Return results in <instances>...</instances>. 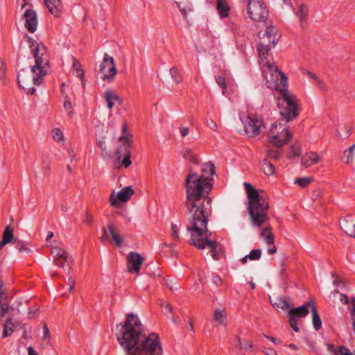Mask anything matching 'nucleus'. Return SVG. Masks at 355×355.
Returning a JSON list of instances; mask_svg holds the SVG:
<instances>
[{
    "instance_id": "1",
    "label": "nucleus",
    "mask_w": 355,
    "mask_h": 355,
    "mask_svg": "<svg viewBox=\"0 0 355 355\" xmlns=\"http://www.w3.org/2000/svg\"><path fill=\"white\" fill-rule=\"evenodd\" d=\"M116 336L126 355H162L163 349L157 334L146 336L139 317L129 313L124 322L116 326Z\"/></svg>"
},
{
    "instance_id": "2",
    "label": "nucleus",
    "mask_w": 355,
    "mask_h": 355,
    "mask_svg": "<svg viewBox=\"0 0 355 355\" xmlns=\"http://www.w3.org/2000/svg\"><path fill=\"white\" fill-rule=\"evenodd\" d=\"M213 178H205V175L189 169L184 181L188 220H198L199 218L210 216L211 212V198L209 196L213 189Z\"/></svg>"
},
{
    "instance_id": "3",
    "label": "nucleus",
    "mask_w": 355,
    "mask_h": 355,
    "mask_svg": "<svg viewBox=\"0 0 355 355\" xmlns=\"http://www.w3.org/2000/svg\"><path fill=\"white\" fill-rule=\"evenodd\" d=\"M26 37L35 63L31 67V75L26 70L21 69L17 73V80L19 87L27 94H33L36 89L31 85L40 86L43 82L44 77L47 74V69H49V55L43 44L37 42L27 34Z\"/></svg>"
},
{
    "instance_id": "4",
    "label": "nucleus",
    "mask_w": 355,
    "mask_h": 355,
    "mask_svg": "<svg viewBox=\"0 0 355 355\" xmlns=\"http://www.w3.org/2000/svg\"><path fill=\"white\" fill-rule=\"evenodd\" d=\"M268 72L266 73L265 78L269 84V87L280 92V98L278 99L279 112L286 121L295 119L298 114L297 98L290 94L288 87V78L277 66L270 63L266 64Z\"/></svg>"
},
{
    "instance_id": "5",
    "label": "nucleus",
    "mask_w": 355,
    "mask_h": 355,
    "mask_svg": "<svg viewBox=\"0 0 355 355\" xmlns=\"http://www.w3.org/2000/svg\"><path fill=\"white\" fill-rule=\"evenodd\" d=\"M248 197V211L253 225L261 227L268 219V202L250 183L243 184Z\"/></svg>"
},
{
    "instance_id": "6",
    "label": "nucleus",
    "mask_w": 355,
    "mask_h": 355,
    "mask_svg": "<svg viewBox=\"0 0 355 355\" xmlns=\"http://www.w3.org/2000/svg\"><path fill=\"white\" fill-rule=\"evenodd\" d=\"M209 217L199 218L195 222L193 220H188L189 225L187 227V230L191 232L189 243L200 250L205 249L207 245L210 248V250L220 245L216 241L208 239Z\"/></svg>"
},
{
    "instance_id": "7",
    "label": "nucleus",
    "mask_w": 355,
    "mask_h": 355,
    "mask_svg": "<svg viewBox=\"0 0 355 355\" xmlns=\"http://www.w3.org/2000/svg\"><path fill=\"white\" fill-rule=\"evenodd\" d=\"M127 129L128 125L124 123L121 128L122 135L119 138L121 145L116 150L117 161L121 162L125 168L129 167L132 164L130 157L132 148V135L127 132Z\"/></svg>"
},
{
    "instance_id": "8",
    "label": "nucleus",
    "mask_w": 355,
    "mask_h": 355,
    "mask_svg": "<svg viewBox=\"0 0 355 355\" xmlns=\"http://www.w3.org/2000/svg\"><path fill=\"white\" fill-rule=\"evenodd\" d=\"M248 15L254 21H264L267 19L269 12L262 0H248Z\"/></svg>"
},
{
    "instance_id": "9",
    "label": "nucleus",
    "mask_w": 355,
    "mask_h": 355,
    "mask_svg": "<svg viewBox=\"0 0 355 355\" xmlns=\"http://www.w3.org/2000/svg\"><path fill=\"white\" fill-rule=\"evenodd\" d=\"M313 304V302L312 301H309L300 306L293 308L289 310L288 313L289 324L295 332H299L300 331L297 318H305L309 314V309H311Z\"/></svg>"
},
{
    "instance_id": "10",
    "label": "nucleus",
    "mask_w": 355,
    "mask_h": 355,
    "mask_svg": "<svg viewBox=\"0 0 355 355\" xmlns=\"http://www.w3.org/2000/svg\"><path fill=\"white\" fill-rule=\"evenodd\" d=\"M277 127L278 125L276 122L272 123L269 130L268 136L270 137V142L273 144L275 146L280 148L291 139V134L286 128H284L280 132L276 131Z\"/></svg>"
},
{
    "instance_id": "11",
    "label": "nucleus",
    "mask_w": 355,
    "mask_h": 355,
    "mask_svg": "<svg viewBox=\"0 0 355 355\" xmlns=\"http://www.w3.org/2000/svg\"><path fill=\"white\" fill-rule=\"evenodd\" d=\"M101 73L102 79L110 83L114 79L116 73L114 60L107 53L104 55L102 62L100 64L99 71Z\"/></svg>"
},
{
    "instance_id": "12",
    "label": "nucleus",
    "mask_w": 355,
    "mask_h": 355,
    "mask_svg": "<svg viewBox=\"0 0 355 355\" xmlns=\"http://www.w3.org/2000/svg\"><path fill=\"white\" fill-rule=\"evenodd\" d=\"M243 123L245 131L251 137L258 135L265 128L262 119L254 114H249Z\"/></svg>"
},
{
    "instance_id": "13",
    "label": "nucleus",
    "mask_w": 355,
    "mask_h": 355,
    "mask_svg": "<svg viewBox=\"0 0 355 355\" xmlns=\"http://www.w3.org/2000/svg\"><path fill=\"white\" fill-rule=\"evenodd\" d=\"M102 236L100 239L102 243H105L109 241V234L112 236L113 241L116 243L117 247H121L123 242V237L116 232L115 226L113 223H109L107 227H102Z\"/></svg>"
},
{
    "instance_id": "14",
    "label": "nucleus",
    "mask_w": 355,
    "mask_h": 355,
    "mask_svg": "<svg viewBox=\"0 0 355 355\" xmlns=\"http://www.w3.org/2000/svg\"><path fill=\"white\" fill-rule=\"evenodd\" d=\"M134 193L135 191L131 186L125 187L120 190L117 195L111 194L110 197V205L116 206L120 202H125L130 199Z\"/></svg>"
},
{
    "instance_id": "15",
    "label": "nucleus",
    "mask_w": 355,
    "mask_h": 355,
    "mask_svg": "<svg viewBox=\"0 0 355 355\" xmlns=\"http://www.w3.org/2000/svg\"><path fill=\"white\" fill-rule=\"evenodd\" d=\"M144 259V257L136 252H129L127 255V268L128 272L138 273Z\"/></svg>"
},
{
    "instance_id": "16",
    "label": "nucleus",
    "mask_w": 355,
    "mask_h": 355,
    "mask_svg": "<svg viewBox=\"0 0 355 355\" xmlns=\"http://www.w3.org/2000/svg\"><path fill=\"white\" fill-rule=\"evenodd\" d=\"M25 19V27L30 33H34L37 30V18L35 10L28 9L24 14Z\"/></svg>"
},
{
    "instance_id": "17",
    "label": "nucleus",
    "mask_w": 355,
    "mask_h": 355,
    "mask_svg": "<svg viewBox=\"0 0 355 355\" xmlns=\"http://www.w3.org/2000/svg\"><path fill=\"white\" fill-rule=\"evenodd\" d=\"M340 229L346 234L355 238V223L351 215L341 218L339 222Z\"/></svg>"
},
{
    "instance_id": "18",
    "label": "nucleus",
    "mask_w": 355,
    "mask_h": 355,
    "mask_svg": "<svg viewBox=\"0 0 355 355\" xmlns=\"http://www.w3.org/2000/svg\"><path fill=\"white\" fill-rule=\"evenodd\" d=\"M51 253L54 256V263L60 268H64L67 259V252L63 249L55 248Z\"/></svg>"
},
{
    "instance_id": "19",
    "label": "nucleus",
    "mask_w": 355,
    "mask_h": 355,
    "mask_svg": "<svg viewBox=\"0 0 355 355\" xmlns=\"http://www.w3.org/2000/svg\"><path fill=\"white\" fill-rule=\"evenodd\" d=\"M44 3L51 14L56 17H59L62 10L60 0H44Z\"/></svg>"
},
{
    "instance_id": "20",
    "label": "nucleus",
    "mask_w": 355,
    "mask_h": 355,
    "mask_svg": "<svg viewBox=\"0 0 355 355\" xmlns=\"http://www.w3.org/2000/svg\"><path fill=\"white\" fill-rule=\"evenodd\" d=\"M327 348L332 355H353L348 348L343 345L336 346L334 344L328 343Z\"/></svg>"
},
{
    "instance_id": "21",
    "label": "nucleus",
    "mask_w": 355,
    "mask_h": 355,
    "mask_svg": "<svg viewBox=\"0 0 355 355\" xmlns=\"http://www.w3.org/2000/svg\"><path fill=\"white\" fill-rule=\"evenodd\" d=\"M320 161V157L315 153H306L302 156L301 162L306 167L317 164Z\"/></svg>"
},
{
    "instance_id": "22",
    "label": "nucleus",
    "mask_w": 355,
    "mask_h": 355,
    "mask_svg": "<svg viewBox=\"0 0 355 355\" xmlns=\"http://www.w3.org/2000/svg\"><path fill=\"white\" fill-rule=\"evenodd\" d=\"M175 4L179 8L183 18L185 19L187 17V14L193 11V5L189 1H185L180 3L176 1Z\"/></svg>"
},
{
    "instance_id": "23",
    "label": "nucleus",
    "mask_w": 355,
    "mask_h": 355,
    "mask_svg": "<svg viewBox=\"0 0 355 355\" xmlns=\"http://www.w3.org/2000/svg\"><path fill=\"white\" fill-rule=\"evenodd\" d=\"M266 35L268 39V42L275 46L277 43L279 36L277 35V29L274 26H270L266 28Z\"/></svg>"
},
{
    "instance_id": "24",
    "label": "nucleus",
    "mask_w": 355,
    "mask_h": 355,
    "mask_svg": "<svg viewBox=\"0 0 355 355\" xmlns=\"http://www.w3.org/2000/svg\"><path fill=\"white\" fill-rule=\"evenodd\" d=\"M216 9L221 18H225L229 16L230 7L226 0H217Z\"/></svg>"
},
{
    "instance_id": "25",
    "label": "nucleus",
    "mask_w": 355,
    "mask_h": 355,
    "mask_svg": "<svg viewBox=\"0 0 355 355\" xmlns=\"http://www.w3.org/2000/svg\"><path fill=\"white\" fill-rule=\"evenodd\" d=\"M14 240L13 228L10 225H7L3 232L2 240L0 242L4 246Z\"/></svg>"
},
{
    "instance_id": "26",
    "label": "nucleus",
    "mask_w": 355,
    "mask_h": 355,
    "mask_svg": "<svg viewBox=\"0 0 355 355\" xmlns=\"http://www.w3.org/2000/svg\"><path fill=\"white\" fill-rule=\"evenodd\" d=\"M201 175H205V178H212V176L215 174V166L211 162L204 163L201 168Z\"/></svg>"
},
{
    "instance_id": "27",
    "label": "nucleus",
    "mask_w": 355,
    "mask_h": 355,
    "mask_svg": "<svg viewBox=\"0 0 355 355\" xmlns=\"http://www.w3.org/2000/svg\"><path fill=\"white\" fill-rule=\"evenodd\" d=\"M311 313H312V322H313V327L316 331H318L322 327V320L318 314L316 307L313 304L311 307Z\"/></svg>"
},
{
    "instance_id": "28",
    "label": "nucleus",
    "mask_w": 355,
    "mask_h": 355,
    "mask_svg": "<svg viewBox=\"0 0 355 355\" xmlns=\"http://www.w3.org/2000/svg\"><path fill=\"white\" fill-rule=\"evenodd\" d=\"M307 14H308L307 6L305 4L300 5L299 10L296 12V15L299 17L302 27L304 26V23H306V21Z\"/></svg>"
},
{
    "instance_id": "29",
    "label": "nucleus",
    "mask_w": 355,
    "mask_h": 355,
    "mask_svg": "<svg viewBox=\"0 0 355 355\" xmlns=\"http://www.w3.org/2000/svg\"><path fill=\"white\" fill-rule=\"evenodd\" d=\"M182 156L184 159L189 161V162L198 165L200 164V161L194 153L189 148L185 149L183 151Z\"/></svg>"
},
{
    "instance_id": "30",
    "label": "nucleus",
    "mask_w": 355,
    "mask_h": 355,
    "mask_svg": "<svg viewBox=\"0 0 355 355\" xmlns=\"http://www.w3.org/2000/svg\"><path fill=\"white\" fill-rule=\"evenodd\" d=\"M238 344L237 347L240 350H245L248 352H252L254 349V345L248 340L243 339L242 340L239 336H236V337Z\"/></svg>"
},
{
    "instance_id": "31",
    "label": "nucleus",
    "mask_w": 355,
    "mask_h": 355,
    "mask_svg": "<svg viewBox=\"0 0 355 355\" xmlns=\"http://www.w3.org/2000/svg\"><path fill=\"white\" fill-rule=\"evenodd\" d=\"M265 242L268 245V252L270 254H273L277 252V248L274 244V235L273 234H268L266 236L263 237Z\"/></svg>"
},
{
    "instance_id": "32",
    "label": "nucleus",
    "mask_w": 355,
    "mask_h": 355,
    "mask_svg": "<svg viewBox=\"0 0 355 355\" xmlns=\"http://www.w3.org/2000/svg\"><path fill=\"white\" fill-rule=\"evenodd\" d=\"M73 67L76 73V76L78 78H80L83 80V86H85V83L83 80L84 77V71L81 68V64L79 63V62L76 59L73 58Z\"/></svg>"
},
{
    "instance_id": "33",
    "label": "nucleus",
    "mask_w": 355,
    "mask_h": 355,
    "mask_svg": "<svg viewBox=\"0 0 355 355\" xmlns=\"http://www.w3.org/2000/svg\"><path fill=\"white\" fill-rule=\"evenodd\" d=\"M169 72L174 82H175L177 84H179L180 83L182 82V77L178 67H173L172 68H171Z\"/></svg>"
},
{
    "instance_id": "34",
    "label": "nucleus",
    "mask_w": 355,
    "mask_h": 355,
    "mask_svg": "<svg viewBox=\"0 0 355 355\" xmlns=\"http://www.w3.org/2000/svg\"><path fill=\"white\" fill-rule=\"evenodd\" d=\"M270 49L269 46L267 44L260 43L257 45V51L259 52V55L262 59L267 58Z\"/></svg>"
},
{
    "instance_id": "35",
    "label": "nucleus",
    "mask_w": 355,
    "mask_h": 355,
    "mask_svg": "<svg viewBox=\"0 0 355 355\" xmlns=\"http://www.w3.org/2000/svg\"><path fill=\"white\" fill-rule=\"evenodd\" d=\"M262 168L263 173L266 175H272L275 173V170L274 165L272 163L268 162L266 159H264Z\"/></svg>"
},
{
    "instance_id": "36",
    "label": "nucleus",
    "mask_w": 355,
    "mask_h": 355,
    "mask_svg": "<svg viewBox=\"0 0 355 355\" xmlns=\"http://www.w3.org/2000/svg\"><path fill=\"white\" fill-rule=\"evenodd\" d=\"M289 157H299L302 153V148L299 144H293L289 149Z\"/></svg>"
},
{
    "instance_id": "37",
    "label": "nucleus",
    "mask_w": 355,
    "mask_h": 355,
    "mask_svg": "<svg viewBox=\"0 0 355 355\" xmlns=\"http://www.w3.org/2000/svg\"><path fill=\"white\" fill-rule=\"evenodd\" d=\"M274 307L277 309H281L283 311H286L289 308V304L288 301L284 297H279L277 300V302L273 304Z\"/></svg>"
},
{
    "instance_id": "38",
    "label": "nucleus",
    "mask_w": 355,
    "mask_h": 355,
    "mask_svg": "<svg viewBox=\"0 0 355 355\" xmlns=\"http://www.w3.org/2000/svg\"><path fill=\"white\" fill-rule=\"evenodd\" d=\"M226 318L225 310L217 309L214 312V319L220 324H223Z\"/></svg>"
},
{
    "instance_id": "39",
    "label": "nucleus",
    "mask_w": 355,
    "mask_h": 355,
    "mask_svg": "<svg viewBox=\"0 0 355 355\" xmlns=\"http://www.w3.org/2000/svg\"><path fill=\"white\" fill-rule=\"evenodd\" d=\"M105 99L114 102L119 101V96L112 90L107 89L105 92Z\"/></svg>"
},
{
    "instance_id": "40",
    "label": "nucleus",
    "mask_w": 355,
    "mask_h": 355,
    "mask_svg": "<svg viewBox=\"0 0 355 355\" xmlns=\"http://www.w3.org/2000/svg\"><path fill=\"white\" fill-rule=\"evenodd\" d=\"M261 254L262 252L261 249H254L250 251L249 254H248V257L251 261H257L261 258Z\"/></svg>"
},
{
    "instance_id": "41",
    "label": "nucleus",
    "mask_w": 355,
    "mask_h": 355,
    "mask_svg": "<svg viewBox=\"0 0 355 355\" xmlns=\"http://www.w3.org/2000/svg\"><path fill=\"white\" fill-rule=\"evenodd\" d=\"M211 255L214 260H220L221 258L222 248L220 245L210 250Z\"/></svg>"
},
{
    "instance_id": "42",
    "label": "nucleus",
    "mask_w": 355,
    "mask_h": 355,
    "mask_svg": "<svg viewBox=\"0 0 355 355\" xmlns=\"http://www.w3.org/2000/svg\"><path fill=\"white\" fill-rule=\"evenodd\" d=\"M64 108L69 116H71L73 113L72 104L70 101L69 96L64 97Z\"/></svg>"
},
{
    "instance_id": "43",
    "label": "nucleus",
    "mask_w": 355,
    "mask_h": 355,
    "mask_svg": "<svg viewBox=\"0 0 355 355\" xmlns=\"http://www.w3.org/2000/svg\"><path fill=\"white\" fill-rule=\"evenodd\" d=\"M311 182V180L309 178H297L295 183L297 184L300 187L305 188Z\"/></svg>"
},
{
    "instance_id": "44",
    "label": "nucleus",
    "mask_w": 355,
    "mask_h": 355,
    "mask_svg": "<svg viewBox=\"0 0 355 355\" xmlns=\"http://www.w3.org/2000/svg\"><path fill=\"white\" fill-rule=\"evenodd\" d=\"M13 243L15 244V248L19 250V251L21 252L30 251V249L26 248L22 241L19 240L15 239Z\"/></svg>"
},
{
    "instance_id": "45",
    "label": "nucleus",
    "mask_w": 355,
    "mask_h": 355,
    "mask_svg": "<svg viewBox=\"0 0 355 355\" xmlns=\"http://www.w3.org/2000/svg\"><path fill=\"white\" fill-rule=\"evenodd\" d=\"M343 129L345 130V132L343 134L339 132L340 128H338V136L342 139H347L351 134L352 131V128L349 127L347 125H343Z\"/></svg>"
},
{
    "instance_id": "46",
    "label": "nucleus",
    "mask_w": 355,
    "mask_h": 355,
    "mask_svg": "<svg viewBox=\"0 0 355 355\" xmlns=\"http://www.w3.org/2000/svg\"><path fill=\"white\" fill-rule=\"evenodd\" d=\"M215 79L217 84L223 89V93L225 94V91L227 89L225 78L221 76H216Z\"/></svg>"
},
{
    "instance_id": "47",
    "label": "nucleus",
    "mask_w": 355,
    "mask_h": 355,
    "mask_svg": "<svg viewBox=\"0 0 355 355\" xmlns=\"http://www.w3.org/2000/svg\"><path fill=\"white\" fill-rule=\"evenodd\" d=\"M53 137L55 141H59L62 139L63 134L60 129L55 128L53 130Z\"/></svg>"
},
{
    "instance_id": "48",
    "label": "nucleus",
    "mask_w": 355,
    "mask_h": 355,
    "mask_svg": "<svg viewBox=\"0 0 355 355\" xmlns=\"http://www.w3.org/2000/svg\"><path fill=\"white\" fill-rule=\"evenodd\" d=\"M267 156L269 158L273 159L275 160H277L279 158L280 154L278 150L270 149V150H268Z\"/></svg>"
},
{
    "instance_id": "49",
    "label": "nucleus",
    "mask_w": 355,
    "mask_h": 355,
    "mask_svg": "<svg viewBox=\"0 0 355 355\" xmlns=\"http://www.w3.org/2000/svg\"><path fill=\"white\" fill-rule=\"evenodd\" d=\"M2 282L0 281V304L6 302L7 300V293L4 290L2 289Z\"/></svg>"
},
{
    "instance_id": "50",
    "label": "nucleus",
    "mask_w": 355,
    "mask_h": 355,
    "mask_svg": "<svg viewBox=\"0 0 355 355\" xmlns=\"http://www.w3.org/2000/svg\"><path fill=\"white\" fill-rule=\"evenodd\" d=\"M211 281L216 286H219L222 284L223 281L218 275L214 274L211 277Z\"/></svg>"
},
{
    "instance_id": "51",
    "label": "nucleus",
    "mask_w": 355,
    "mask_h": 355,
    "mask_svg": "<svg viewBox=\"0 0 355 355\" xmlns=\"http://www.w3.org/2000/svg\"><path fill=\"white\" fill-rule=\"evenodd\" d=\"M83 221L87 225H91L93 222V218L88 212H85Z\"/></svg>"
},
{
    "instance_id": "52",
    "label": "nucleus",
    "mask_w": 355,
    "mask_h": 355,
    "mask_svg": "<svg viewBox=\"0 0 355 355\" xmlns=\"http://www.w3.org/2000/svg\"><path fill=\"white\" fill-rule=\"evenodd\" d=\"M171 229L173 231L172 236L174 240H178L179 239L178 236V228L177 225L172 223L171 224Z\"/></svg>"
},
{
    "instance_id": "53",
    "label": "nucleus",
    "mask_w": 355,
    "mask_h": 355,
    "mask_svg": "<svg viewBox=\"0 0 355 355\" xmlns=\"http://www.w3.org/2000/svg\"><path fill=\"white\" fill-rule=\"evenodd\" d=\"M50 164L49 162H43V173L46 176H49L50 174Z\"/></svg>"
},
{
    "instance_id": "54",
    "label": "nucleus",
    "mask_w": 355,
    "mask_h": 355,
    "mask_svg": "<svg viewBox=\"0 0 355 355\" xmlns=\"http://www.w3.org/2000/svg\"><path fill=\"white\" fill-rule=\"evenodd\" d=\"M0 307H1V316H4L5 314L8 312L9 306L7 302H5V303H1Z\"/></svg>"
},
{
    "instance_id": "55",
    "label": "nucleus",
    "mask_w": 355,
    "mask_h": 355,
    "mask_svg": "<svg viewBox=\"0 0 355 355\" xmlns=\"http://www.w3.org/2000/svg\"><path fill=\"white\" fill-rule=\"evenodd\" d=\"M268 234H273L271 232V227L270 226L263 228L261 232V236L263 238L266 236Z\"/></svg>"
},
{
    "instance_id": "56",
    "label": "nucleus",
    "mask_w": 355,
    "mask_h": 355,
    "mask_svg": "<svg viewBox=\"0 0 355 355\" xmlns=\"http://www.w3.org/2000/svg\"><path fill=\"white\" fill-rule=\"evenodd\" d=\"M341 160L345 164H349L354 160V154L347 153V159L345 160L344 157H342Z\"/></svg>"
},
{
    "instance_id": "57",
    "label": "nucleus",
    "mask_w": 355,
    "mask_h": 355,
    "mask_svg": "<svg viewBox=\"0 0 355 355\" xmlns=\"http://www.w3.org/2000/svg\"><path fill=\"white\" fill-rule=\"evenodd\" d=\"M207 126H208L210 129H211V130H215V131L216 130V128H217V124H216V123L214 121H213L212 119H209V120H208V121H207Z\"/></svg>"
},
{
    "instance_id": "58",
    "label": "nucleus",
    "mask_w": 355,
    "mask_h": 355,
    "mask_svg": "<svg viewBox=\"0 0 355 355\" xmlns=\"http://www.w3.org/2000/svg\"><path fill=\"white\" fill-rule=\"evenodd\" d=\"M163 310L165 314L171 313L173 311V306L171 304L166 303L165 304H163Z\"/></svg>"
},
{
    "instance_id": "59",
    "label": "nucleus",
    "mask_w": 355,
    "mask_h": 355,
    "mask_svg": "<svg viewBox=\"0 0 355 355\" xmlns=\"http://www.w3.org/2000/svg\"><path fill=\"white\" fill-rule=\"evenodd\" d=\"M6 69L2 59L0 58V78H2L5 76Z\"/></svg>"
},
{
    "instance_id": "60",
    "label": "nucleus",
    "mask_w": 355,
    "mask_h": 355,
    "mask_svg": "<svg viewBox=\"0 0 355 355\" xmlns=\"http://www.w3.org/2000/svg\"><path fill=\"white\" fill-rule=\"evenodd\" d=\"M263 352L266 355H277V352L272 348H266Z\"/></svg>"
},
{
    "instance_id": "61",
    "label": "nucleus",
    "mask_w": 355,
    "mask_h": 355,
    "mask_svg": "<svg viewBox=\"0 0 355 355\" xmlns=\"http://www.w3.org/2000/svg\"><path fill=\"white\" fill-rule=\"evenodd\" d=\"M340 300L342 303H343L345 304H347L349 303L348 296L345 294L341 293L340 295Z\"/></svg>"
},
{
    "instance_id": "62",
    "label": "nucleus",
    "mask_w": 355,
    "mask_h": 355,
    "mask_svg": "<svg viewBox=\"0 0 355 355\" xmlns=\"http://www.w3.org/2000/svg\"><path fill=\"white\" fill-rule=\"evenodd\" d=\"M180 133H181V136L182 137H186L188 135L189 128H187V127H180Z\"/></svg>"
},
{
    "instance_id": "63",
    "label": "nucleus",
    "mask_w": 355,
    "mask_h": 355,
    "mask_svg": "<svg viewBox=\"0 0 355 355\" xmlns=\"http://www.w3.org/2000/svg\"><path fill=\"white\" fill-rule=\"evenodd\" d=\"M44 338H46L49 336L50 332L46 324H44L43 327Z\"/></svg>"
},
{
    "instance_id": "64",
    "label": "nucleus",
    "mask_w": 355,
    "mask_h": 355,
    "mask_svg": "<svg viewBox=\"0 0 355 355\" xmlns=\"http://www.w3.org/2000/svg\"><path fill=\"white\" fill-rule=\"evenodd\" d=\"M12 333V329L6 327L4 330H3V334L4 337H8V336L11 335Z\"/></svg>"
}]
</instances>
